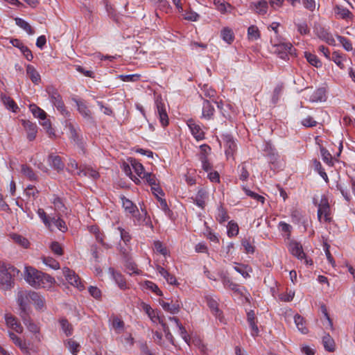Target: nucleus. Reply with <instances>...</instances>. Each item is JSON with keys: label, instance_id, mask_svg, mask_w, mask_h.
Returning <instances> with one entry per match:
<instances>
[{"label": "nucleus", "instance_id": "obj_61", "mask_svg": "<svg viewBox=\"0 0 355 355\" xmlns=\"http://www.w3.org/2000/svg\"><path fill=\"white\" fill-rule=\"evenodd\" d=\"M304 57L307 62L313 67H318L317 64L320 62L318 57L310 52H304Z\"/></svg>", "mask_w": 355, "mask_h": 355}, {"label": "nucleus", "instance_id": "obj_26", "mask_svg": "<svg viewBox=\"0 0 355 355\" xmlns=\"http://www.w3.org/2000/svg\"><path fill=\"white\" fill-rule=\"evenodd\" d=\"M21 317L23 320L24 324L26 326L27 329L31 332L35 333V334L39 332V331H40L39 327L37 326V324H36L31 320V319L28 316V313H26V315L21 314Z\"/></svg>", "mask_w": 355, "mask_h": 355}, {"label": "nucleus", "instance_id": "obj_34", "mask_svg": "<svg viewBox=\"0 0 355 355\" xmlns=\"http://www.w3.org/2000/svg\"><path fill=\"white\" fill-rule=\"evenodd\" d=\"M29 109L32 112L34 117L40 119H45V117L47 116V114L44 110L41 109L40 107L36 105L35 104H31L29 106Z\"/></svg>", "mask_w": 355, "mask_h": 355}, {"label": "nucleus", "instance_id": "obj_24", "mask_svg": "<svg viewBox=\"0 0 355 355\" xmlns=\"http://www.w3.org/2000/svg\"><path fill=\"white\" fill-rule=\"evenodd\" d=\"M215 218L216 220L220 224H223L229 220L230 216L228 215L227 210L223 207L222 204L218 206Z\"/></svg>", "mask_w": 355, "mask_h": 355}, {"label": "nucleus", "instance_id": "obj_35", "mask_svg": "<svg viewBox=\"0 0 355 355\" xmlns=\"http://www.w3.org/2000/svg\"><path fill=\"white\" fill-rule=\"evenodd\" d=\"M318 35L321 40H324L329 44L333 45L335 43V40L332 35L324 28H321L318 31Z\"/></svg>", "mask_w": 355, "mask_h": 355}, {"label": "nucleus", "instance_id": "obj_49", "mask_svg": "<svg viewBox=\"0 0 355 355\" xmlns=\"http://www.w3.org/2000/svg\"><path fill=\"white\" fill-rule=\"evenodd\" d=\"M51 226L54 225L61 232H65L67 230V226L65 222L60 217H58L57 218H55V217L51 218Z\"/></svg>", "mask_w": 355, "mask_h": 355}, {"label": "nucleus", "instance_id": "obj_39", "mask_svg": "<svg viewBox=\"0 0 355 355\" xmlns=\"http://www.w3.org/2000/svg\"><path fill=\"white\" fill-rule=\"evenodd\" d=\"M78 175L79 176H89L92 178L93 179H97L99 177L98 173L89 167H84L82 170H79L78 172Z\"/></svg>", "mask_w": 355, "mask_h": 355}, {"label": "nucleus", "instance_id": "obj_8", "mask_svg": "<svg viewBox=\"0 0 355 355\" xmlns=\"http://www.w3.org/2000/svg\"><path fill=\"white\" fill-rule=\"evenodd\" d=\"M62 273L65 277L66 281L71 285L76 287L80 291L84 288V284L81 282L79 276L76 272L69 268H64L62 269Z\"/></svg>", "mask_w": 355, "mask_h": 355}, {"label": "nucleus", "instance_id": "obj_37", "mask_svg": "<svg viewBox=\"0 0 355 355\" xmlns=\"http://www.w3.org/2000/svg\"><path fill=\"white\" fill-rule=\"evenodd\" d=\"M207 197V193L204 189H200L198 191L196 198L194 199V203L199 207L203 209L205 206V198Z\"/></svg>", "mask_w": 355, "mask_h": 355}, {"label": "nucleus", "instance_id": "obj_58", "mask_svg": "<svg viewBox=\"0 0 355 355\" xmlns=\"http://www.w3.org/2000/svg\"><path fill=\"white\" fill-rule=\"evenodd\" d=\"M43 263L50 267L52 269L57 270L60 268V264L58 261L50 257H45L42 259Z\"/></svg>", "mask_w": 355, "mask_h": 355}, {"label": "nucleus", "instance_id": "obj_46", "mask_svg": "<svg viewBox=\"0 0 355 355\" xmlns=\"http://www.w3.org/2000/svg\"><path fill=\"white\" fill-rule=\"evenodd\" d=\"M21 173L25 175L29 180L35 181L37 180V176L34 173L33 170L27 165L21 166Z\"/></svg>", "mask_w": 355, "mask_h": 355}, {"label": "nucleus", "instance_id": "obj_14", "mask_svg": "<svg viewBox=\"0 0 355 355\" xmlns=\"http://www.w3.org/2000/svg\"><path fill=\"white\" fill-rule=\"evenodd\" d=\"M47 162L53 169L56 170L58 172L63 171L65 166L62 157L53 153H51L48 156Z\"/></svg>", "mask_w": 355, "mask_h": 355}, {"label": "nucleus", "instance_id": "obj_15", "mask_svg": "<svg viewBox=\"0 0 355 355\" xmlns=\"http://www.w3.org/2000/svg\"><path fill=\"white\" fill-rule=\"evenodd\" d=\"M31 300L29 297V292L21 290L17 293V303L21 310V314L27 313L26 307L28 302Z\"/></svg>", "mask_w": 355, "mask_h": 355}, {"label": "nucleus", "instance_id": "obj_54", "mask_svg": "<svg viewBox=\"0 0 355 355\" xmlns=\"http://www.w3.org/2000/svg\"><path fill=\"white\" fill-rule=\"evenodd\" d=\"M40 123L43 127V128L46 130L47 134L50 137L55 135L54 130L51 127V121L47 119V116L45 117V119H40Z\"/></svg>", "mask_w": 355, "mask_h": 355}, {"label": "nucleus", "instance_id": "obj_17", "mask_svg": "<svg viewBox=\"0 0 355 355\" xmlns=\"http://www.w3.org/2000/svg\"><path fill=\"white\" fill-rule=\"evenodd\" d=\"M8 336L14 344L17 346L23 353L26 354H29L28 347L25 340H23L21 338L11 331L8 332Z\"/></svg>", "mask_w": 355, "mask_h": 355}, {"label": "nucleus", "instance_id": "obj_22", "mask_svg": "<svg viewBox=\"0 0 355 355\" xmlns=\"http://www.w3.org/2000/svg\"><path fill=\"white\" fill-rule=\"evenodd\" d=\"M1 100L5 107L11 110L12 112H17L19 107L15 101L9 96H7L6 94H1Z\"/></svg>", "mask_w": 355, "mask_h": 355}, {"label": "nucleus", "instance_id": "obj_20", "mask_svg": "<svg viewBox=\"0 0 355 355\" xmlns=\"http://www.w3.org/2000/svg\"><path fill=\"white\" fill-rule=\"evenodd\" d=\"M6 322L7 326L15 331L18 334L22 333L23 327L15 317L12 315H6Z\"/></svg>", "mask_w": 355, "mask_h": 355}, {"label": "nucleus", "instance_id": "obj_1", "mask_svg": "<svg viewBox=\"0 0 355 355\" xmlns=\"http://www.w3.org/2000/svg\"><path fill=\"white\" fill-rule=\"evenodd\" d=\"M24 279L28 284L35 288L49 289L55 283L54 278L49 275L31 266L25 267Z\"/></svg>", "mask_w": 355, "mask_h": 355}, {"label": "nucleus", "instance_id": "obj_38", "mask_svg": "<svg viewBox=\"0 0 355 355\" xmlns=\"http://www.w3.org/2000/svg\"><path fill=\"white\" fill-rule=\"evenodd\" d=\"M10 237L15 243L21 246L22 248H28L29 247L30 243L28 240L21 235L12 234L10 235Z\"/></svg>", "mask_w": 355, "mask_h": 355}, {"label": "nucleus", "instance_id": "obj_56", "mask_svg": "<svg viewBox=\"0 0 355 355\" xmlns=\"http://www.w3.org/2000/svg\"><path fill=\"white\" fill-rule=\"evenodd\" d=\"M278 228L282 232L286 234V236L288 239L291 234L292 226L284 221H280L278 224Z\"/></svg>", "mask_w": 355, "mask_h": 355}, {"label": "nucleus", "instance_id": "obj_44", "mask_svg": "<svg viewBox=\"0 0 355 355\" xmlns=\"http://www.w3.org/2000/svg\"><path fill=\"white\" fill-rule=\"evenodd\" d=\"M211 147L207 144H202L200 146V153L198 159L200 161H205L208 159V155L211 153Z\"/></svg>", "mask_w": 355, "mask_h": 355}, {"label": "nucleus", "instance_id": "obj_23", "mask_svg": "<svg viewBox=\"0 0 355 355\" xmlns=\"http://www.w3.org/2000/svg\"><path fill=\"white\" fill-rule=\"evenodd\" d=\"M264 155L268 157L269 162L275 163L278 159L279 155L275 148L269 143H266L263 149Z\"/></svg>", "mask_w": 355, "mask_h": 355}, {"label": "nucleus", "instance_id": "obj_60", "mask_svg": "<svg viewBox=\"0 0 355 355\" xmlns=\"http://www.w3.org/2000/svg\"><path fill=\"white\" fill-rule=\"evenodd\" d=\"M146 288L148 290L152 291L154 293H155L158 296H162L163 295L162 291L159 288L157 285L153 282L146 281L145 282Z\"/></svg>", "mask_w": 355, "mask_h": 355}, {"label": "nucleus", "instance_id": "obj_33", "mask_svg": "<svg viewBox=\"0 0 355 355\" xmlns=\"http://www.w3.org/2000/svg\"><path fill=\"white\" fill-rule=\"evenodd\" d=\"M234 268L245 279L250 277L249 273L252 272V269L250 266L242 263H238Z\"/></svg>", "mask_w": 355, "mask_h": 355}, {"label": "nucleus", "instance_id": "obj_5", "mask_svg": "<svg viewBox=\"0 0 355 355\" xmlns=\"http://www.w3.org/2000/svg\"><path fill=\"white\" fill-rule=\"evenodd\" d=\"M318 219L320 222H322L323 219L325 223H330L332 220L331 216V208L328 199L323 196L320 203L318 204Z\"/></svg>", "mask_w": 355, "mask_h": 355}, {"label": "nucleus", "instance_id": "obj_62", "mask_svg": "<svg viewBox=\"0 0 355 355\" xmlns=\"http://www.w3.org/2000/svg\"><path fill=\"white\" fill-rule=\"evenodd\" d=\"M221 280L225 287H227L232 291H237L238 285L232 282L228 277L223 275L221 276Z\"/></svg>", "mask_w": 355, "mask_h": 355}, {"label": "nucleus", "instance_id": "obj_51", "mask_svg": "<svg viewBox=\"0 0 355 355\" xmlns=\"http://www.w3.org/2000/svg\"><path fill=\"white\" fill-rule=\"evenodd\" d=\"M154 251L157 253H159L164 257H166L168 254V250L166 246L159 241L154 242Z\"/></svg>", "mask_w": 355, "mask_h": 355}, {"label": "nucleus", "instance_id": "obj_13", "mask_svg": "<svg viewBox=\"0 0 355 355\" xmlns=\"http://www.w3.org/2000/svg\"><path fill=\"white\" fill-rule=\"evenodd\" d=\"M142 309L146 312V313L148 315V316L150 318V320L156 322L158 321L159 323L162 324L164 331L166 333V331L168 330V327L167 325L162 322V320L160 319V318L157 315L156 311L152 309V307L146 303L142 304Z\"/></svg>", "mask_w": 355, "mask_h": 355}, {"label": "nucleus", "instance_id": "obj_64", "mask_svg": "<svg viewBox=\"0 0 355 355\" xmlns=\"http://www.w3.org/2000/svg\"><path fill=\"white\" fill-rule=\"evenodd\" d=\"M214 4L221 13H225L227 12V7H230V5L226 3L224 0H214Z\"/></svg>", "mask_w": 355, "mask_h": 355}, {"label": "nucleus", "instance_id": "obj_50", "mask_svg": "<svg viewBox=\"0 0 355 355\" xmlns=\"http://www.w3.org/2000/svg\"><path fill=\"white\" fill-rule=\"evenodd\" d=\"M37 213L43 222V223L45 225L46 227L49 229L51 228V217L49 216L44 211L43 209L39 208L37 211Z\"/></svg>", "mask_w": 355, "mask_h": 355}, {"label": "nucleus", "instance_id": "obj_7", "mask_svg": "<svg viewBox=\"0 0 355 355\" xmlns=\"http://www.w3.org/2000/svg\"><path fill=\"white\" fill-rule=\"evenodd\" d=\"M288 250L292 255L297 257L300 260H304L306 266H312L313 261L309 259L304 253L302 245L295 241H291L288 245Z\"/></svg>", "mask_w": 355, "mask_h": 355}, {"label": "nucleus", "instance_id": "obj_59", "mask_svg": "<svg viewBox=\"0 0 355 355\" xmlns=\"http://www.w3.org/2000/svg\"><path fill=\"white\" fill-rule=\"evenodd\" d=\"M182 15L185 20L191 21H197L200 18V15L197 12L191 10H186Z\"/></svg>", "mask_w": 355, "mask_h": 355}, {"label": "nucleus", "instance_id": "obj_21", "mask_svg": "<svg viewBox=\"0 0 355 355\" xmlns=\"http://www.w3.org/2000/svg\"><path fill=\"white\" fill-rule=\"evenodd\" d=\"M207 304L215 317L222 321V311L218 309L217 301L212 297H207Z\"/></svg>", "mask_w": 355, "mask_h": 355}, {"label": "nucleus", "instance_id": "obj_40", "mask_svg": "<svg viewBox=\"0 0 355 355\" xmlns=\"http://www.w3.org/2000/svg\"><path fill=\"white\" fill-rule=\"evenodd\" d=\"M16 24L19 26L21 28L24 30L28 35H33L34 33V31L32 28L31 26L25 20L21 18L17 17L15 18Z\"/></svg>", "mask_w": 355, "mask_h": 355}, {"label": "nucleus", "instance_id": "obj_2", "mask_svg": "<svg viewBox=\"0 0 355 355\" xmlns=\"http://www.w3.org/2000/svg\"><path fill=\"white\" fill-rule=\"evenodd\" d=\"M19 270L10 263L0 261V287L10 290L14 286V277L18 275Z\"/></svg>", "mask_w": 355, "mask_h": 355}, {"label": "nucleus", "instance_id": "obj_10", "mask_svg": "<svg viewBox=\"0 0 355 355\" xmlns=\"http://www.w3.org/2000/svg\"><path fill=\"white\" fill-rule=\"evenodd\" d=\"M187 124L189 128L191 135L196 141H202L205 139V133L199 123H197L193 119H191L187 121Z\"/></svg>", "mask_w": 355, "mask_h": 355}, {"label": "nucleus", "instance_id": "obj_32", "mask_svg": "<svg viewBox=\"0 0 355 355\" xmlns=\"http://www.w3.org/2000/svg\"><path fill=\"white\" fill-rule=\"evenodd\" d=\"M29 297L31 301H32L35 304L37 309H40L44 306V299L37 293L35 291H30Z\"/></svg>", "mask_w": 355, "mask_h": 355}, {"label": "nucleus", "instance_id": "obj_19", "mask_svg": "<svg viewBox=\"0 0 355 355\" xmlns=\"http://www.w3.org/2000/svg\"><path fill=\"white\" fill-rule=\"evenodd\" d=\"M214 112L215 109L211 103L207 100H204L201 118L210 120L214 116Z\"/></svg>", "mask_w": 355, "mask_h": 355}, {"label": "nucleus", "instance_id": "obj_36", "mask_svg": "<svg viewBox=\"0 0 355 355\" xmlns=\"http://www.w3.org/2000/svg\"><path fill=\"white\" fill-rule=\"evenodd\" d=\"M26 74L34 84L37 85L40 83L41 76L35 68H26Z\"/></svg>", "mask_w": 355, "mask_h": 355}, {"label": "nucleus", "instance_id": "obj_42", "mask_svg": "<svg viewBox=\"0 0 355 355\" xmlns=\"http://www.w3.org/2000/svg\"><path fill=\"white\" fill-rule=\"evenodd\" d=\"M260 37V31L257 26H250L248 28V38L250 41H255Z\"/></svg>", "mask_w": 355, "mask_h": 355}, {"label": "nucleus", "instance_id": "obj_25", "mask_svg": "<svg viewBox=\"0 0 355 355\" xmlns=\"http://www.w3.org/2000/svg\"><path fill=\"white\" fill-rule=\"evenodd\" d=\"M110 270L112 272V277L114 279L116 284L121 290H125L128 288L127 283L124 277L121 273L114 270L110 268Z\"/></svg>", "mask_w": 355, "mask_h": 355}, {"label": "nucleus", "instance_id": "obj_29", "mask_svg": "<svg viewBox=\"0 0 355 355\" xmlns=\"http://www.w3.org/2000/svg\"><path fill=\"white\" fill-rule=\"evenodd\" d=\"M322 344L327 352H334L336 350L334 340L329 334H326L322 337Z\"/></svg>", "mask_w": 355, "mask_h": 355}, {"label": "nucleus", "instance_id": "obj_41", "mask_svg": "<svg viewBox=\"0 0 355 355\" xmlns=\"http://www.w3.org/2000/svg\"><path fill=\"white\" fill-rule=\"evenodd\" d=\"M320 154L322 159L324 163L330 166H334V158L331 154L324 147L320 148Z\"/></svg>", "mask_w": 355, "mask_h": 355}, {"label": "nucleus", "instance_id": "obj_11", "mask_svg": "<svg viewBox=\"0 0 355 355\" xmlns=\"http://www.w3.org/2000/svg\"><path fill=\"white\" fill-rule=\"evenodd\" d=\"M72 100L75 102L77 110L81 116L87 121H93L92 112L86 105L85 102L83 100L74 98H73Z\"/></svg>", "mask_w": 355, "mask_h": 355}, {"label": "nucleus", "instance_id": "obj_16", "mask_svg": "<svg viewBox=\"0 0 355 355\" xmlns=\"http://www.w3.org/2000/svg\"><path fill=\"white\" fill-rule=\"evenodd\" d=\"M22 125L27 132V139L29 141H33L37 135V126L35 123L26 120H22Z\"/></svg>", "mask_w": 355, "mask_h": 355}, {"label": "nucleus", "instance_id": "obj_47", "mask_svg": "<svg viewBox=\"0 0 355 355\" xmlns=\"http://www.w3.org/2000/svg\"><path fill=\"white\" fill-rule=\"evenodd\" d=\"M227 235L229 237H234L238 235L239 227L238 224L234 220H230L227 226Z\"/></svg>", "mask_w": 355, "mask_h": 355}, {"label": "nucleus", "instance_id": "obj_9", "mask_svg": "<svg viewBox=\"0 0 355 355\" xmlns=\"http://www.w3.org/2000/svg\"><path fill=\"white\" fill-rule=\"evenodd\" d=\"M159 303L165 311L173 315L179 313L182 305L181 301L178 299L175 300L171 299L170 302L159 300Z\"/></svg>", "mask_w": 355, "mask_h": 355}, {"label": "nucleus", "instance_id": "obj_52", "mask_svg": "<svg viewBox=\"0 0 355 355\" xmlns=\"http://www.w3.org/2000/svg\"><path fill=\"white\" fill-rule=\"evenodd\" d=\"M283 89L284 87L282 84H279L275 87L271 98V101L273 104H276L279 101V98L283 93Z\"/></svg>", "mask_w": 355, "mask_h": 355}, {"label": "nucleus", "instance_id": "obj_53", "mask_svg": "<svg viewBox=\"0 0 355 355\" xmlns=\"http://www.w3.org/2000/svg\"><path fill=\"white\" fill-rule=\"evenodd\" d=\"M225 146L227 148L225 153L227 155H230L235 151L236 144L231 137L227 136L225 138Z\"/></svg>", "mask_w": 355, "mask_h": 355}, {"label": "nucleus", "instance_id": "obj_28", "mask_svg": "<svg viewBox=\"0 0 355 355\" xmlns=\"http://www.w3.org/2000/svg\"><path fill=\"white\" fill-rule=\"evenodd\" d=\"M64 345L73 355H76L80 351V344L72 338L64 340Z\"/></svg>", "mask_w": 355, "mask_h": 355}, {"label": "nucleus", "instance_id": "obj_63", "mask_svg": "<svg viewBox=\"0 0 355 355\" xmlns=\"http://www.w3.org/2000/svg\"><path fill=\"white\" fill-rule=\"evenodd\" d=\"M81 166H78V164L75 159H70L69 162L68 163V168L67 170L71 173L72 174H76L78 175V172L79 170H82Z\"/></svg>", "mask_w": 355, "mask_h": 355}, {"label": "nucleus", "instance_id": "obj_12", "mask_svg": "<svg viewBox=\"0 0 355 355\" xmlns=\"http://www.w3.org/2000/svg\"><path fill=\"white\" fill-rule=\"evenodd\" d=\"M120 200L122 204V207L126 213L131 214V216L133 217H136L137 214H139L137 205L133 203L132 201L124 196H121Z\"/></svg>", "mask_w": 355, "mask_h": 355}, {"label": "nucleus", "instance_id": "obj_6", "mask_svg": "<svg viewBox=\"0 0 355 355\" xmlns=\"http://www.w3.org/2000/svg\"><path fill=\"white\" fill-rule=\"evenodd\" d=\"M303 97L306 101L311 103L324 101L326 100V90L323 87L315 90L308 88L305 89Z\"/></svg>", "mask_w": 355, "mask_h": 355}, {"label": "nucleus", "instance_id": "obj_27", "mask_svg": "<svg viewBox=\"0 0 355 355\" xmlns=\"http://www.w3.org/2000/svg\"><path fill=\"white\" fill-rule=\"evenodd\" d=\"M58 322L60 325L62 331H63L66 336L68 337L73 334V326L66 318H60Z\"/></svg>", "mask_w": 355, "mask_h": 355}, {"label": "nucleus", "instance_id": "obj_45", "mask_svg": "<svg viewBox=\"0 0 355 355\" xmlns=\"http://www.w3.org/2000/svg\"><path fill=\"white\" fill-rule=\"evenodd\" d=\"M112 325L116 334H121L124 328V322L119 317L114 316L112 320Z\"/></svg>", "mask_w": 355, "mask_h": 355}, {"label": "nucleus", "instance_id": "obj_30", "mask_svg": "<svg viewBox=\"0 0 355 355\" xmlns=\"http://www.w3.org/2000/svg\"><path fill=\"white\" fill-rule=\"evenodd\" d=\"M294 321L297 328L302 334H306L308 333V329L306 327V321L302 316L298 313L295 314Z\"/></svg>", "mask_w": 355, "mask_h": 355}, {"label": "nucleus", "instance_id": "obj_3", "mask_svg": "<svg viewBox=\"0 0 355 355\" xmlns=\"http://www.w3.org/2000/svg\"><path fill=\"white\" fill-rule=\"evenodd\" d=\"M46 92L49 95L51 102L56 107L58 111L66 119L69 118L71 113L67 110L62 101L61 95L57 89L51 85L46 87Z\"/></svg>", "mask_w": 355, "mask_h": 355}, {"label": "nucleus", "instance_id": "obj_55", "mask_svg": "<svg viewBox=\"0 0 355 355\" xmlns=\"http://www.w3.org/2000/svg\"><path fill=\"white\" fill-rule=\"evenodd\" d=\"M243 190L245 192V193L250 196V198L256 200L258 202H260L261 204H263L265 202V198L254 191H250L249 189H248L246 187H243Z\"/></svg>", "mask_w": 355, "mask_h": 355}, {"label": "nucleus", "instance_id": "obj_4", "mask_svg": "<svg viewBox=\"0 0 355 355\" xmlns=\"http://www.w3.org/2000/svg\"><path fill=\"white\" fill-rule=\"evenodd\" d=\"M155 113L163 127L168 125V116L166 112V104L161 95L155 94Z\"/></svg>", "mask_w": 355, "mask_h": 355}, {"label": "nucleus", "instance_id": "obj_18", "mask_svg": "<svg viewBox=\"0 0 355 355\" xmlns=\"http://www.w3.org/2000/svg\"><path fill=\"white\" fill-rule=\"evenodd\" d=\"M250 8L258 15L266 14L268 8V3L266 0H261L257 2H252L250 5Z\"/></svg>", "mask_w": 355, "mask_h": 355}, {"label": "nucleus", "instance_id": "obj_43", "mask_svg": "<svg viewBox=\"0 0 355 355\" xmlns=\"http://www.w3.org/2000/svg\"><path fill=\"white\" fill-rule=\"evenodd\" d=\"M130 163L135 172L139 178H141L142 177H144V175H145L146 173L144 171L143 165L140 162L134 159L131 160Z\"/></svg>", "mask_w": 355, "mask_h": 355}, {"label": "nucleus", "instance_id": "obj_31", "mask_svg": "<svg viewBox=\"0 0 355 355\" xmlns=\"http://www.w3.org/2000/svg\"><path fill=\"white\" fill-rule=\"evenodd\" d=\"M334 12L339 17L344 19L352 18V12L347 8L339 5L335 6Z\"/></svg>", "mask_w": 355, "mask_h": 355}, {"label": "nucleus", "instance_id": "obj_48", "mask_svg": "<svg viewBox=\"0 0 355 355\" xmlns=\"http://www.w3.org/2000/svg\"><path fill=\"white\" fill-rule=\"evenodd\" d=\"M222 39L228 44H231L234 39L233 31L229 28H225L221 31Z\"/></svg>", "mask_w": 355, "mask_h": 355}, {"label": "nucleus", "instance_id": "obj_57", "mask_svg": "<svg viewBox=\"0 0 355 355\" xmlns=\"http://www.w3.org/2000/svg\"><path fill=\"white\" fill-rule=\"evenodd\" d=\"M241 245L245 253L253 254L254 252L255 247L252 244L249 239H243L241 241Z\"/></svg>", "mask_w": 355, "mask_h": 355}]
</instances>
